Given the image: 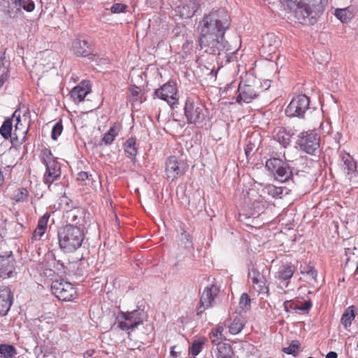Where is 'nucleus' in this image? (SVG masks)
Wrapping results in <instances>:
<instances>
[{"mask_svg":"<svg viewBox=\"0 0 358 358\" xmlns=\"http://www.w3.org/2000/svg\"><path fill=\"white\" fill-rule=\"evenodd\" d=\"M229 15L224 9L213 10L199 22L200 45L206 52L211 55H227L235 52L236 49L224 40L226 30L229 27Z\"/></svg>","mask_w":358,"mask_h":358,"instance_id":"1","label":"nucleus"},{"mask_svg":"<svg viewBox=\"0 0 358 358\" xmlns=\"http://www.w3.org/2000/svg\"><path fill=\"white\" fill-rule=\"evenodd\" d=\"M57 237L59 247L64 252H73L81 247L85 234L80 227L68 224L59 229Z\"/></svg>","mask_w":358,"mask_h":358,"instance_id":"2","label":"nucleus"},{"mask_svg":"<svg viewBox=\"0 0 358 358\" xmlns=\"http://www.w3.org/2000/svg\"><path fill=\"white\" fill-rule=\"evenodd\" d=\"M327 2V0H286V6L293 10L299 22L307 23L310 22V15L320 12Z\"/></svg>","mask_w":358,"mask_h":358,"instance_id":"3","label":"nucleus"},{"mask_svg":"<svg viewBox=\"0 0 358 358\" xmlns=\"http://www.w3.org/2000/svg\"><path fill=\"white\" fill-rule=\"evenodd\" d=\"M262 91L260 80L253 75H249L239 83L236 101L239 103H250Z\"/></svg>","mask_w":358,"mask_h":358,"instance_id":"4","label":"nucleus"},{"mask_svg":"<svg viewBox=\"0 0 358 358\" xmlns=\"http://www.w3.org/2000/svg\"><path fill=\"white\" fill-rule=\"evenodd\" d=\"M266 167L280 182H285L292 176L294 169L287 162L279 158H271L266 162Z\"/></svg>","mask_w":358,"mask_h":358,"instance_id":"5","label":"nucleus"},{"mask_svg":"<svg viewBox=\"0 0 358 358\" xmlns=\"http://www.w3.org/2000/svg\"><path fill=\"white\" fill-rule=\"evenodd\" d=\"M146 314L142 309H136L130 312H122L117 317V327L122 330H134L142 324Z\"/></svg>","mask_w":358,"mask_h":358,"instance_id":"6","label":"nucleus"},{"mask_svg":"<svg viewBox=\"0 0 358 358\" xmlns=\"http://www.w3.org/2000/svg\"><path fill=\"white\" fill-rule=\"evenodd\" d=\"M42 161L46 167L43 181L45 184L50 185L59 179L61 176L60 165L53 157L50 150H45L43 152Z\"/></svg>","mask_w":358,"mask_h":358,"instance_id":"7","label":"nucleus"},{"mask_svg":"<svg viewBox=\"0 0 358 358\" xmlns=\"http://www.w3.org/2000/svg\"><path fill=\"white\" fill-rule=\"evenodd\" d=\"M185 115L189 124L201 123L206 117L204 106L191 98H187L184 106Z\"/></svg>","mask_w":358,"mask_h":358,"instance_id":"8","label":"nucleus"},{"mask_svg":"<svg viewBox=\"0 0 358 358\" xmlns=\"http://www.w3.org/2000/svg\"><path fill=\"white\" fill-rule=\"evenodd\" d=\"M51 289L58 299L65 301L73 300L77 294L73 285L64 280H54L51 285Z\"/></svg>","mask_w":358,"mask_h":358,"instance_id":"9","label":"nucleus"},{"mask_svg":"<svg viewBox=\"0 0 358 358\" xmlns=\"http://www.w3.org/2000/svg\"><path fill=\"white\" fill-rule=\"evenodd\" d=\"M310 100L303 94L293 98L287 106L285 113L290 117H304L306 112L309 109Z\"/></svg>","mask_w":358,"mask_h":358,"instance_id":"10","label":"nucleus"},{"mask_svg":"<svg viewBox=\"0 0 358 358\" xmlns=\"http://www.w3.org/2000/svg\"><path fill=\"white\" fill-rule=\"evenodd\" d=\"M298 145L305 152L315 155L320 147V137L313 131L302 132L299 136Z\"/></svg>","mask_w":358,"mask_h":358,"instance_id":"11","label":"nucleus"},{"mask_svg":"<svg viewBox=\"0 0 358 358\" xmlns=\"http://www.w3.org/2000/svg\"><path fill=\"white\" fill-rule=\"evenodd\" d=\"M188 166L176 157H170L166 163V174L168 179L172 181L182 176L187 171Z\"/></svg>","mask_w":358,"mask_h":358,"instance_id":"12","label":"nucleus"},{"mask_svg":"<svg viewBox=\"0 0 358 358\" xmlns=\"http://www.w3.org/2000/svg\"><path fill=\"white\" fill-rule=\"evenodd\" d=\"M155 95L173 106L178 103L177 90L173 83L168 82L155 90Z\"/></svg>","mask_w":358,"mask_h":358,"instance_id":"13","label":"nucleus"},{"mask_svg":"<svg viewBox=\"0 0 358 358\" xmlns=\"http://www.w3.org/2000/svg\"><path fill=\"white\" fill-rule=\"evenodd\" d=\"M342 171L345 176V179L350 182L357 176V162L349 154L341 155Z\"/></svg>","mask_w":358,"mask_h":358,"instance_id":"14","label":"nucleus"},{"mask_svg":"<svg viewBox=\"0 0 358 358\" xmlns=\"http://www.w3.org/2000/svg\"><path fill=\"white\" fill-rule=\"evenodd\" d=\"M199 8V4L196 0H188L176 6L175 12L181 18L189 19L195 14Z\"/></svg>","mask_w":358,"mask_h":358,"instance_id":"15","label":"nucleus"},{"mask_svg":"<svg viewBox=\"0 0 358 358\" xmlns=\"http://www.w3.org/2000/svg\"><path fill=\"white\" fill-rule=\"evenodd\" d=\"M219 292V289L215 285L206 287L201 294L200 299V308H203V310L213 306L215 298Z\"/></svg>","mask_w":358,"mask_h":358,"instance_id":"16","label":"nucleus"},{"mask_svg":"<svg viewBox=\"0 0 358 358\" xmlns=\"http://www.w3.org/2000/svg\"><path fill=\"white\" fill-rule=\"evenodd\" d=\"M15 273V260L11 257L0 256V277L11 278Z\"/></svg>","mask_w":358,"mask_h":358,"instance_id":"17","label":"nucleus"},{"mask_svg":"<svg viewBox=\"0 0 358 358\" xmlns=\"http://www.w3.org/2000/svg\"><path fill=\"white\" fill-rule=\"evenodd\" d=\"M90 92V83L88 81H83L72 89L70 95L74 102L79 103L83 101Z\"/></svg>","mask_w":358,"mask_h":358,"instance_id":"18","label":"nucleus"},{"mask_svg":"<svg viewBox=\"0 0 358 358\" xmlns=\"http://www.w3.org/2000/svg\"><path fill=\"white\" fill-rule=\"evenodd\" d=\"M12 304L10 290L7 287L0 288V315H6Z\"/></svg>","mask_w":358,"mask_h":358,"instance_id":"19","label":"nucleus"},{"mask_svg":"<svg viewBox=\"0 0 358 358\" xmlns=\"http://www.w3.org/2000/svg\"><path fill=\"white\" fill-rule=\"evenodd\" d=\"M73 50L76 55L85 57L92 52V45L87 40L79 38L73 41Z\"/></svg>","mask_w":358,"mask_h":358,"instance_id":"20","label":"nucleus"},{"mask_svg":"<svg viewBox=\"0 0 358 358\" xmlns=\"http://www.w3.org/2000/svg\"><path fill=\"white\" fill-rule=\"evenodd\" d=\"M280 44V41L273 33L267 34L263 37L262 49L264 50L265 52L268 54L275 52Z\"/></svg>","mask_w":358,"mask_h":358,"instance_id":"21","label":"nucleus"},{"mask_svg":"<svg viewBox=\"0 0 358 358\" xmlns=\"http://www.w3.org/2000/svg\"><path fill=\"white\" fill-rule=\"evenodd\" d=\"M16 120L17 124H15V130L13 132L10 138V142L13 146L15 148L20 146L24 142L26 141L27 134L29 131L28 129H24V131H18L19 122H20V117L19 115L16 117Z\"/></svg>","mask_w":358,"mask_h":358,"instance_id":"22","label":"nucleus"},{"mask_svg":"<svg viewBox=\"0 0 358 358\" xmlns=\"http://www.w3.org/2000/svg\"><path fill=\"white\" fill-rule=\"evenodd\" d=\"M357 314V308L355 306L348 307L342 315L341 323L345 329H348L352 324Z\"/></svg>","mask_w":358,"mask_h":358,"instance_id":"23","label":"nucleus"},{"mask_svg":"<svg viewBox=\"0 0 358 358\" xmlns=\"http://www.w3.org/2000/svg\"><path fill=\"white\" fill-rule=\"evenodd\" d=\"M294 271V266L292 264H283L279 267L275 276L280 280H287L293 276Z\"/></svg>","mask_w":358,"mask_h":358,"instance_id":"24","label":"nucleus"},{"mask_svg":"<svg viewBox=\"0 0 358 358\" xmlns=\"http://www.w3.org/2000/svg\"><path fill=\"white\" fill-rule=\"evenodd\" d=\"M13 3L19 11L23 9L27 12L31 13L35 9V3L33 0H13Z\"/></svg>","mask_w":358,"mask_h":358,"instance_id":"25","label":"nucleus"},{"mask_svg":"<svg viewBox=\"0 0 358 358\" xmlns=\"http://www.w3.org/2000/svg\"><path fill=\"white\" fill-rule=\"evenodd\" d=\"M335 15L342 22H348L354 16L352 9L350 7L345 8L336 9L335 11Z\"/></svg>","mask_w":358,"mask_h":358,"instance_id":"26","label":"nucleus"},{"mask_svg":"<svg viewBox=\"0 0 358 358\" xmlns=\"http://www.w3.org/2000/svg\"><path fill=\"white\" fill-rule=\"evenodd\" d=\"M217 345V358H231L233 352L229 344L221 343Z\"/></svg>","mask_w":358,"mask_h":358,"instance_id":"27","label":"nucleus"},{"mask_svg":"<svg viewBox=\"0 0 358 358\" xmlns=\"http://www.w3.org/2000/svg\"><path fill=\"white\" fill-rule=\"evenodd\" d=\"M13 129V120L10 118H7L3 122L0 127V134L2 137L5 139L11 138Z\"/></svg>","mask_w":358,"mask_h":358,"instance_id":"28","label":"nucleus"},{"mask_svg":"<svg viewBox=\"0 0 358 358\" xmlns=\"http://www.w3.org/2000/svg\"><path fill=\"white\" fill-rule=\"evenodd\" d=\"M124 151L127 157L132 160L135 159L137 154V149L136 148V141L134 138H129L124 144Z\"/></svg>","mask_w":358,"mask_h":358,"instance_id":"29","label":"nucleus"},{"mask_svg":"<svg viewBox=\"0 0 358 358\" xmlns=\"http://www.w3.org/2000/svg\"><path fill=\"white\" fill-rule=\"evenodd\" d=\"M244 326L243 319L236 317L229 327V332L231 334H237L241 331Z\"/></svg>","mask_w":358,"mask_h":358,"instance_id":"30","label":"nucleus"},{"mask_svg":"<svg viewBox=\"0 0 358 358\" xmlns=\"http://www.w3.org/2000/svg\"><path fill=\"white\" fill-rule=\"evenodd\" d=\"M223 330V327L219 326L215 329V331H213L211 332L210 336L212 343H213L214 345H217L218 343H222V341L224 338V336L222 334Z\"/></svg>","mask_w":358,"mask_h":358,"instance_id":"31","label":"nucleus"},{"mask_svg":"<svg viewBox=\"0 0 358 358\" xmlns=\"http://www.w3.org/2000/svg\"><path fill=\"white\" fill-rule=\"evenodd\" d=\"M301 273L303 275H306L310 280H313V282H317V272L313 266L306 265L302 267Z\"/></svg>","mask_w":358,"mask_h":358,"instance_id":"32","label":"nucleus"},{"mask_svg":"<svg viewBox=\"0 0 358 358\" xmlns=\"http://www.w3.org/2000/svg\"><path fill=\"white\" fill-rule=\"evenodd\" d=\"M0 354L6 358H10L16 354V350L12 345L2 344L0 345Z\"/></svg>","mask_w":358,"mask_h":358,"instance_id":"33","label":"nucleus"},{"mask_svg":"<svg viewBox=\"0 0 358 358\" xmlns=\"http://www.w3.org/2000/svg\"><path fill=\"white\" fill-rule=\"evenodd\" d=\"M264 191L273 198L279 196L282 194V187H275L273 185H267L264 187Z\"/></svg>","mask_w":358,"mask_h":358,"instance_id":"34","label":"nucleus"},{"mask_svg":"<svg viewBox=\"0 0 358 358\" xmlns=\"http://www.w3.org/2000/svg\"><path fill=\"white\" fill-rule=\"evenodd\" d=\"M68 217L71 222H76L74 225L78 226V224H79L80 226V224H79V222L83 218V212L79 209L71 210L69 213Z\"/></svg>","mask_w":358,"mask_h":358,"instance_id":"35","label":"nucleus"},{"mask_svg":"<svg viewBox=\"0 0 358 358\" xmlns=\"http://www.w3.org/2000/svg\"><path fill=\"white\" fill-rule=\"evenodd\" d=\"M249 278H250L254 285L258 286L259 289H261L262 287L264 286V279L262 275L259 273L252 271L251 273H249Z\"/></svg>","mask_w":358,"mask_h":358,"instance_id":"36","label":"nucleus"},{"mask_svg":"<svg viewBox=\"0 0 358 358\" xmlns=\"http://www.w3.org/2000/svg\"><path fill=\"white\" fill-rule=\"evenodd\" d=\"M241 312H246L250 308V299L248 294H243L239 301Z\"/></svg>","mask_w":358,"mask_h":358,"instance_id":"37","label":"nucleus"},{"mask_svg":"<svg viewBox=\"0 0 358 358\" xmlns=\"http://www.w3.org/2000/svg\"><path fill=\"white\" fill-rule=\"evenodd\" d=\"M117 135L116 127H112L110 129L104 134L103 141L105 144H110L115 139V137Z\"/></svg>","mask_w":358,"mask_h":358,"instance_id":"38","label":"nucleus"},{"mask_svg":"<svg viewBox=\"0 0 358 358\" xmlns=\"http://www.w3.org/2000/svg\"><path fill=\"white\" fill-rule=\"evenodd\" d=\"M128 6L122 3H115L110 7V11L113 13H124L127 11Z\"/></svg>","mask_w":358,"mask_h":358,"instance_id":"39","label":"nucleus"},{"mask_svg":"<svg viewBox=\"0 0 358 358\" xmlns=\"http://www.w3.org/2000/svg\"><path fill=\"white\" fill-rule=\"evenodd\" d=\"M276 139L284 147H286L290 143L289 136L285 131H278L276 135Z\"/></svg>","mask_w":358,"mask_h":358,"instance_id":"40","label":"nucleus"},{"mask_svg":"<svg viewBox=\"0 0 358 358\" xmlns=\"http://www.w3.org/2000/svg\"><path fill=\"white\" fill-rule=\"evenodd\" d=\"M203 343L199 341H195L191 348H189V353L192 354V356L195 357L198 355L201 349L203 348Z\"/></svg>","mask_w":358,"mask_h":358,"instance_id":"41","label":"nucleus"},{"mask_svg":"<svg viewBox=\"0 0 358 358\" xmlns=\"http://www.w3.org/2000/svg\"><path fill=\"white\" fill-rule=\"evenodd\" d=\"M63 130V125L61 122H57L52 129L51 137L53 140L56 141L59 136L62 134Z\"/></svg>","mask_w":358,"mask_h":358,"instance_id":"42","label":"nucleus"},{"mask_svg":"<svg viewBox=\"0 0 358 358\" xmlns=\"http://www.w3.org/2000/svg\"><path fill=\"white\" fill-rule=\"evenodd\" d=\"M296 306H297V311L301 310L303 312H308L312 307V302L308 301H297L296 302Z\"/></svg>","mask_w":358,"mask_h":358,"instance_id":"43","label":"nucleus"},{"mask_svg":"<svg viewBox=\"0 0 358 358\" xmlns=\"http://www.w3.org/2000/svg\"><path fill=\"white\" fill-rule=\"evenodd\" d=\"M283 308L287 313H292L293 310L297 312L296 303L293 301H285L283 303Z\"/></svg>","mask_w":358,"mask_h":358,"instance_id":"44","label":"nucleus"},{"mask_svg":"<svg viewBox=\"0 0 358 358\" xmlns=\"http://www.w3.org/2000/svg\"><path fill=\"white\" fill-rule=\"evenodd\" d=\"M299 347V345L298 341H292L287 348H284L283 351L286 354L293 355L295 356V353L298 350Z\"/></svg>","mask_w":358,"mask_h":358,"instance_id":"45","label":"nucleus"},{"mask_svg":"<svg viewBox=\"0 0 358 358\" xmlns=\"http://www.w3.org/2000/svg\"><path fill=\"white\" fill-rule=\"evenodd\" d=\"M50 218L49 213H45L38 220L37 227L46 230L47 224Z\"/></svg>","mask_w":358,"mask_h":358,"instance_id":"46","label":"nucleus"},{"mask_svg":"<svg viewBox=\"0 0 358 358\" xmlns=\"http://www.w3.org/2000/svg\"><path fill=\"white\" fill-rule=\"evenodd\" d=\"M131 98V101H137L140 99L141 90L138 87L134 86L130 90Z\"/></svg>","mask_w":358,"mask_h":358,"instance_id":"47","label":"nucleus"},{"mask_svg":"<svg viewBox=\"0 0 358 358\" xmlns=\"http://www.w3.org/2000/svg\"><path fill=\"white\" fill-rule=\"evenodd\" d=\"M180 241H182V243L183 244L184 247L186 248H189L192 247V243L189 240V234L184 231L181 234Z\"/></svg>","mask_w":358,"mask_h":358,"instance_id":"48","label":"nucleus"},{"mask_svg":"<svg viewBox=\"0 0 358 358\" xmlns=\"http://www.w3.org/2000/svg\"><path fill=\"white\" fill-rule=\"evenodd\" d=\"M27 192L25 189H19L17 194L15 195L17 201H24L27 197Z\"/></svg>","mask_w":358,"mask_h":358,"instance_id":"49","label":"nucleus"},{"mask_svg":"<svg viewBox=\"0 0 358 358\" xmlns=\"http://www.w3.org/2000/svg\"><path fill=\"white\" fill-rule=\"evenodd\" d=\"M45 230L36 227L33 233L32 238L35 240H39L44 234Z\"/></svg>","mask_w":358,"mask_h":358,"instance_id":"50","label":"nucleus"},{"mask_svg":"<svg viewBox=\"0 0 358 358\" xmlns=\"http://www.w3.org/2000/svg\"><path fill=\"white\" fill-rule=\"evenodd\" d=\"M8 77V71L3 70V72L0 76V87H1L3 85L5 82L7 80Z\"/></svg>","mask_w":358,"mask_h":358,"instance_id":"51","label":"nucleus"},{"mask_svg":"<svg viewBox=\"0 0 358 358\" xmlns=\"http://www.w3.org/2000/svg\"><path fill=\"white\" fill-rule=\"evenodd\" d=\"M88 177H89V174L87 172L80 171L78 174L77 179H78V180H80V181H85V180H87L88 178Z\"/></svg>","mask_w":358,"mask_h":358,"instance_id":"52","label":"nucleus"},{"mask_svg":"<svg viewBox=\"0 0 358 358\" xmlns=\"http://www.w3.org/2000/svg\"><path fill=\"white\" fill-rule=\"evenodd\" d=\"M5 53L3 52H0V68L2 66L3 68V70H6V63H7V61H4L5 59Z\"/></svg>","mask_w":358,"mask_h":358,"instance_id":"53","label":"nucleus"},{"mask_svg":"<svg viewBox=\"0 0 358 358\" xmlns=\"http://www.w3.org/2000/svg\"><path fill=\"white\" fill-rule=\"evenodd\" d=\"M253 148L252 145H248L247 147L245 148V152L247 157L250 155V153L252 152Z\"/></svg>","mask_w":358,"mask_h":358,"instance_id":"54","label":"nucleus"},{"mask_svg":"<svg viewBox=\"0 0 358 358\" xmlns=\"http://www.w3.org/2000/svg\"><path fill=\"white\" fill-rule=\"evenodd\" d=\"M337 357H338V355L336 352L331 351L327 354L325 358H337Z\"/></svg>","mask_w":358,"mask_h":358,"instance_id":"55","label":"nucleus"},{"mask_svg":"<svg viewBox=\"0 0 358 358\" xmlns=\"http://www.w3.org/2000/svg\"><path fill=\"white\" fill-rule=\"evenodd\" d=\"M174 348L175 347H172L171 348V355L174 357V358H176L177 357V353L176 352L174 351Z\"/></svg>","mask_w":358,"mask_h":358,"instance_id":"56","label":"nucleus"},{"mask_svg":"<svg viewBox=\"0 0 358 358\" xmlns=\"http://www.w3.org/2000/svg\"><path fill=\"white\" fill-rule=\"evenodd\" d=\"M302 159L301 158H299V159H296V160L294 161H292V164H293L294 165H296L297 164V162H299V161H301Z\"/></svg>","mask_w":358,"mask_h":358,"instance_id":"57","label":"nucleus"},{"mask_svg":"<svg viewBox=\"0 0 358 358\" xmlns=\"http://www.w3.org/2000/svg\"><path fill=\"white\" fill-rule=\"evenodd\" d=\"M22 124L19 122L18 131H24V129H22Z\"/></svg>","mask_w":358,"mask_h":358,"instance_id":"58","label":"nucleus"},{"mask_svg":"<svg viewBox=\"0 0 358 358\" xmlns=\"http://www.w3.org/2000/svg\"><path fill=\"white\" fill-rule=\"evenodd\" d=\"M4 11L6 12L9 15L10 17H13L12 13L10 12V10H4Z\"/></svg>","mask_w":358,"mask_h":358,"instance_id":"59","label":"nucleus"},{"mask_svg":"<svg viewBox=\"0 0 358 358\" xmlns=\"http://www.w3.org/2000/svg\"><path fill=\"white\" fill-rule=\"evenodd\" d=\"M210 74H211L212 76H215V75H216V73H214L213 71H210Z\"/></svg>","mask_w":358,"mask_h":358,"instance_id":"60","label":"nucleus"},{"mask_svg":"<svg viewBox=\"0 0 358 358\" xmlns=\"http://www.w3.org/2000/svg\"><path fill=\"white\" fill-rule=\"evenodd\" d=\"M17 113V111H15V113H13V116L15 117L16 116V113Z\"/></svg>","mask_w":358,"mask_h":358,"instance_id":"61","label":"nucleus"},{"mask_svg":"<svg viewBox=\"0 0 358 358\" xmlns=\"http://www.w3.org/2000/svg\"><path fill=\"white\" fill-rule=\"evenodd\" d=\"M79 2H83L84 0H77Z\"/></svg>","mask_w":358,"mask_h":358,"instance_id":"62","label":"nucleus"},{"mask_svg":"<svg viewBox=\"0 0 358 358\" xmlns=\"http://www.w3.org/2000/svg\"><path fill=\"white\" fill-rule=\"evenodd\" d=\"M7 1L6 0H3V3H6Z\"/></svg>","mask_w":358,"mask_h":358,"instance_id":"63","label":"nucleus"},{"mask_svg":"<svg viewBox=\"0 0 358 358\" xmlns=\"http://www.w3.org/2000/svg\"><path fill=\"white\" fill-rule=\"evenodd\" d=\"M151 358V357H150ZM152 358H154V357H152Z\"/></svg>","mask_w":358,"mask_h":358,"instance_id":"64","label":"nucleus"}]
</instances>
